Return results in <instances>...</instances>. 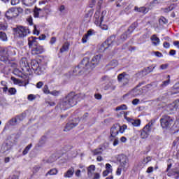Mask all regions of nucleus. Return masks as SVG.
Listing matches in <instances>:
<instances>
[{
	"mask_svg": "<svg viewBox=\"0 0 179 179\" xmlns=\"http://www.w3.org/2000/svg\"><path fill=\"white\" fill-rule=\"evenodd\" d=\"M78 101H80V94H75V92H71L60 101L58 107L61 110H67V108L76 106Z\"/></svg>",
	"mask_w": 179,
	"mask_h": 179,
	"instance_id": "1",
	"label": "nucleus"
},
{
	"mask_svg": "<svg viewBox=\"0 0 179 179\" xmlns=\"http://www.w3.org/2000/svg\"><path fill=\"white\" fill-rule=\"evenodd\" d=\"M16 48L9 46L8 48H1V57H0V61L1 62H9V57H13L16 54Z\"/></svg>",
	"mask_w": 179,
	"mask_h": 179,
	"instance_id": "2",
	"label": "nucleus"
},
{
	"mask_svg": "<svg viewBox=\"0 0 179 179\" xmlns=\"http://www.w3.org/2000/svg\"><path fill=\"white\" fill-rule=\"evenodd\" d=\"M87 64H90L89 57H84L80 64L73 70V75H89L87 73Z\"/></svg>",
	"mask_w": 179,
	"mask_h": 179,
	"instance_id": "3",
	"label": "nucleus"
},
{
	"mask_svg": "<svg viewBox=\"0 0 179 179\" xmlns=\"http://www.w3.org/2000/svg\"><path fill=\"white\" fill-rule=\"evenodd\" d=\"M106 11H102V13H100V10H96L94 14V23L96 25L99 26L102 29V30H107L108 29V27L106 24H103V19H104V16H106Z\"/></svg>",
	"mask_w": 179,
	"mask_h": 179,
	"instance_id": "4",
	"label": "nucleus"
},
{
	"mask_svg": "<svg viewBox=\"0 0 179 179\" xmlns=\"http://www.w3.org/2000/svg\"><path fill=\"white\" fill-rule=\"evenodd\" d=\"M100 59H101V55H96L92 57V59L90 61V59H89V64H87V73H90L97 65H99V62H100Z\"/></svg>",
	"mask_w": 179,
	"mask_h": 179,
	"instance_id": "5",
	"label": "nucleus"
},
{
	"mask_svg": "<svg viewBox=\"0 0 179 179\" xmlns=\"http://www.w3.org/2000/svg\"><path fill=\"white\" fill-rule=\"evenodd\" d=\"M136 26H137L136 23L132 24L131 26L126 31V33L122 34L120 36V38L117 39V41H115V39L114 45H120V44H121V43H124V41H125V40H127V38H128V35L131 34V33H132V31H134V30L136 27Z\"/></svg>",
	"mask_w": 179,
	"mask_h": 179,
	"instance_id": "6",
	"label": "nucleus"
},
{
	"mask_svg": "<svg viewBox=\"0 0 179 179\" xmlns=\"http://www.w3.org/2000/svg\"><path fill=\"white\" fill-rule=\"evenodd\" d=\"M114 41H115V36L113 35L108 38V39L100 45L99 52H104L107 48H110V47L115 45Z\"/></svg>",
	"mask_w": 179,
	"mask_h": 179,
	"instance_id": "7",
	"label": "nucleus"
},
{
	"mask_svg": "<svg viewBox=\"0 0 179 179\" xmlns=\"http://www.w3.org/2000/svg\"><path fill=\"white\" fill-rule=\"evenodd\" d=\"M117 162H120V166L122 169L123 171H127L129 167V159L128 157L124 155H120L117 157Z\"/></svg>",
	"mask_w": 179,
	"mask_h": 179,
	"instance_id": "8",
	"label": "nucleus"
},
{
	"mask_svg": "<svg viewBox=\"0 0 179 179\" xmlns=\"http://www.w3.org/2000/svg\"><path fill=\"white\" fill-rule=\"evenodd\" d=\"M173 122H174V119L169 115H163L160 119L162 128H170Z\"/></svg>",
	"mask_w": 179,
	"mask_h": 179,
	"instance_id": "9",
	"label": "nucleus"
},
{
	"mask_svg": "<svg viewBox=\"0 0 179 179\" xmlns=\"http://www.w3.org/2000/svg\"><path fill=\"white\" fill-rule=\"evenodd\" d=\"M152 127H153V122L151 121L143 127L141 133L142 139H146L149 136L152 131Z\"/></svg>",
	"mask_w": 179,
	"mask_h": 179,
	"instance_id": "10",
	"label": "nucleus"
},
{
	"mask_svg": "<svg viewBox=\"0 0 179 179\" xmlns=\"http://www.w3.org/2000/svg\"><path fill=\"white\" fill-rule=\"evenodd\" d=\"M117 82L121 83L122 86H127L129 83V75L123 72L117 76Z\"/></svg>",
	"mask_w": 179,
	"mask_h": 179,
	"instance_id": "11",
	"label": "nucleus"
},
{
	"mask_svg": "<svg viewBox=\"0 0 179 179\" xmlns=\"http://www.w3.org/2000/svg\"><path fill=\"white\" fill-rule=\"evenodd\" d=\"M141 86V84L137 85L136 87H135L131 93L133 96H141V94H143V90H146V89H150L152 87V85L150 84L147 85L145 87H143L142 88H139Z\"/></svg>",
	"mask_w": 179,
	"mask_h": 179,
	"instance_id": "12",
	"label": "nucleus"
},
{
	"mask_svg": "<svg viewBox=\"0 0 179 179\" xmlns=\"http://www.w3.org/2000/svg\"><path fill=\"white\" fill-rule=\"evenodd\" d=\"M16 31L18 34V37L20 38H24V37H26V36L30 33L27 27L23 26L17 27Z\"/></svg>",
	"mask_w": 179,
	"mask_h": 179,
	"instance_id": "13",
	"label": "nucleus"
},
{
	"mask_svg": "<svg viewBox=\"0 0 179 179\" xmlns=\"http://www.w3.org/2000/svg\"><path fill=\"white\" fill-rule=\"evenodd\" d=\"M5 16L8 20H10L11 19L17 17V16H19V13L16 8H10L6 12Z\"/></svg>",
	"mask_w": 179,
	"mask_h": 179,
	"instance_id": "14",
	"label": "nucleus"
},
{
	"mask_svg": "<svg viewBox=\"0 0 179 179\" xmlns=\"http://www.w3.org/2000/svg\"><path fill=\"white\" fill-rule=\"evenodd\" d=\"M11 149H12V142L6 141V143L2 144L0 152L3 155H8V153L10 152Z\"/></svg>",
	"mask_w": 179,
	"mask_h": 179,
	"instance_id": "15",
	"label": "nucleus"
},
{
	"mask_svg": "<svg viewBox=\"0 0 179 179\" xmlns=\"http://www.w3.org/2000/svg\"><path fill=\"white\" fill-rule=\"evenodd\" d=\"M80 121V120L79 118H78V119L73 120L71 122H68L66 124L64 131L65 132H68V131H71V129H73V128H75V127H78Z\"/></svg>",
	"mask_w": 179,
	"mask_h": 179,
	"instance_id": "16",
	"label": "nucleus"
},
{
	"mask_svg": "<svg viewBox=\"0 0 179 179\" xmlns=\"http://www.w3.org/2000/svg\"><path fill=\"white\" fill-rule=\"evenodd\" d=\"M38 38H36L34 36H31L28 38V45L29 48H34L38 45V43L37 42Z\"/></svg>",
	"mask_w": 179,
	"mask_h": 179,
	"instance_id": "17",
	"label": "nucleus"
},
{
	"mask_svg": "<svg viewBox=\"0 0 179 179\" xmlns=\"http://www.w3.org/2000/svg\"><path fill=\"white\" fill-rule=\"evenodd\" d=\"M20 65L23 72L30 71V66H29V63H27V61H26V59H22L20 62Z\"/></svg>",
	"mask_w": 179,
	"mask_h": 179,
	"instance_id": "18",
	"label": "nucleus"
},
{
	"mask_svg": "<svg viewBox=\"0 0 179 179\" xmlns=\"http://www.w3.org/2000/svg\"><path fill=\"white\" fill-rule=\"evenodd\" d=\"M120 132V124H114L110 129V136L115 138Z\"/></svg>",
	"mask_w": 179,
	"mask_h": 179,
	"instance_id": "19",
	"label": "nucleus"
},
{
	"mask_svg": "<svg viewBox=\"0 0 179 179\" xmlns=\"http://www.w3.org/2000/svg\"><path fill=\"white\" fill-rule=\"evenodd\" d=\"M124 118L127 120L128 122L131 124L133 127H139L141 125V120H134L131 119V117H127V116H124Z\"/></svg>",
	"mask_w": 179,
	"mask_h": 179,
	"instance_id": "20",
	"label": "nucleus"
},
{
	"mask_svg": "<svg viewBox=\"0 0 179 179\" xmlns=\"http://www.w3.org/2000/svg\"><path fill=\"white\" fill-rule=\"evenodd\" d=\"M18 120H20V118H19L18 116H17L16 117H13V118L10 119V120L6 124L5 128H9V127H13V126H15L16 124H17Z\"/></svg>",
	"mask_w": 179,
	"mask_h": 179,
	"instance_id": "21",
	"label": "nucleus"
},
{
	"mask_svg": "<svg viewBox=\"0 0 179 179\" xmlns=\"http://www.w3.org/2000/svg\"><path fill=\"white\" fill-rule=\"evenodd\" d=\"M150 40L154 47H157V45H160V38L157 37V35L153 34L152 36H151Z\"/></svg>",
	"mask_w": 179,
	"mask_h": 179,
	"instance_id": "22",
	"label": "nucleus"
},
{
	"mask_svg": "<svg viewBox=\"0 0 179 179\" xmlns=\"http://www.w3.org/2000/svg\"><path fill=\"white\" fill-rule=\"evenodd\" d=\"M31 51L32 54H34V55L43 54V52H44V48H43V46L40 45H38L37 46H35Z\"/></svg>",
	"mask_w": 179,
	"mask_h": 179,
	"instance_id": "23",
	"label": "nucleus"
},
{
	"mask_svg": "<svg viewBox=\"0 0 179 179\" xmlns=\"http://www.w3.org/2000/svg\"><path fill=\"white\" fill-rule=\"evenodd\" d=\"M177 108H178V105L176 102H173L166 107V110L169 113H173V111H177Z\"/></svg>",
	"mask_w": 179,
	"mask_h": 179,
	"instance_id": "24",
	"label": "nucleus"
},
{
	"mask_svg": "<svg viewBox=\"0 0 179 179\" xmlns=\"http://www.w3.org/2000/svg\"><path fill=\"white\" fill-rule=\"evenodd\" d=\"M134 10H135V12H139L140 13H143L144 15H146V13H148V12H149V8H148L146 7L138 8V6H135Z\"/></svg>",
	"mask_w": 179,
	"mask_h": 179,
	"instance_id": "25",
	"label": "nucleus"
},
{
	"mask_svg": "<svg viewBox=\"0 0 179 179\" xmlns=\"http://www.w3.org/2000/svg\"><path fill=\"white\" fill-rule=\"evenodd\" d=\"M73 173H75V170L73 167L70 168L66 172L64 173V178H71L73 176Z\"/></svg>",
	"mask_w": 179,
	"mask_h": 179,
	"instance_id": "26",
	"label": "nucleus"
},
{
	"mask_svg": "<svg viewBox=\"0 0 179 179\" xmlns=\"http://www.w3.org/2000/svg\"><path fill=\"white\" fill-rule=\"evenodd\" d=\"M94 170H96V166L94 165H90L87 168V176L90 178L92 176H93V173H94Z\"/></svg>",
	"mask_w": 179,
	"mask_h": 179,
	"instance_id": "27",
	"label": "nucleus"
},
{
	"mask_svg": "<svg viewBox=\"0 0 179 179\" xmlns=\"http://www.w3.org/2000/svg\"><path fill=\"white\" fill-rule=\"evenodd\" d=\"M156 66H150L149 67H147L146 69H144L142 72L143 75H148V73H150V72H153V69H155Z\"/></svg>",
	"mask_w": 179,
	"mask_h": 179,
	"instance_id": "28",
	"label": "nucleus"
},
{
	"mask_svg": "<svg viewBox=\"0 0 179 179\" xmlns=\"http://www.w3.org/2000/svg\"><path fill=\"white\" fill-rule=\"evenodd\" d=\"M57 174H58V169L53 168L48 171L45 176V177H48V176H57Z\"/></svg>",
	"mask_w": 179,
	"mask_h": 179,
	"instance_id": "29",
	"label": "nucleus"
},
{
	"mask_svg": "<svg viewBox=\"0 0 179 179\" xmlns=\"http://www.w3.org/2000/svg\"><path fill=\"white\" fill-rule=\"evenodd\" d=\"M40 66V64H38V62L37 61L34 60L31 62V69L35 72L36 70Z\"/></svg>",
	"mask_w": 179,
	"mask_h": 179,
	"instance_id": "30",
	"label": "nucleus"
},
{
	"mask_svg": "<svg viewBox=\"0 0 179 179\" xmlns=\"http://www.w3.org/2000/svg\"><path fill=\"white\" fill-rule=\"evenodd\" d=\"M94 156H97L99 155H101L103 153V148H99L92 150Z\"/></svg>",
	"mask_w": 179,
	"mask_h": 179,
	"instance_id": "31",
	"label": "nucleus"
},
{
	"mask_svg": "<svg viewBox=\"0 0 179 179\" xmlns=\"http://www.w3.org/2000/svg\"><path fill=\"white\" fill-rule=\"evenodd\" d=\"M34 2H36V0H22L23 5L26 6H31Z\"/></svg>",
	"mask_w": 179,
	"mask_h": 179,
	"instance_id": "32",
	"label": "nucleus"
},
{
	"mask_svg": "<svg viewBox=\"0 0 179 179\" xmlns=\"http://www.w3.org/2000/svg\"><path fill=\"white\" fill-rule=\"evenodd\" d=\"M108 66H110L111 69L116 68V66H118V61L117 60L110 61L108 64Z\"/></svg>",
	"mask_w": 179,
	"mask_h": 179,
	"instance_id": "33",
	"label": "nucleus"
},
{
	"mask_svg": "<svg viewBox=\"0 0 179 179\" xmlns=\"http://www.w3.org/2000/svg\"><path fill=\"white\" fill-rule=\"evenodd\" d=\"M68 50H69V43H65L60 49V52H65V51H68Z\"/></svg>",
	"mask_w": 179,
	"mask_h": 179,
	"instance_id": "34",
	"label": "nucleus"
},
{
	"mask_svg": "<svg viewBox=\"0 0 179 179\" xmlns=\"http://www.w3.org/2000/svg\"><path fill=\"white\" fill-rule=\"evenodd\" d=\"M0 40H1V41H8V36L5 32L0 31Z\"/></svg>",
	"mask_w": 179,
	"mask_h": 179,
	"instance_id": "35",
	"label": "nucleus"
},
{
	"mask_svg": "<svg viewBox=\"0 0 179 179\" xmlns=\"http://www.w3.org/2000/svg\"><path fill=\"white\" fill-rule=\"evenodd\" d=\"M40 12H41V8H35L34 10V17H40Z\"/></svg>",
	"mask_w": 179,
	"mask_h": 179,
	"instance_id": "36",
	"label": "nucleus"
},
{
	"mask_svg": "<svg viewBox=\"0 0 179 179\" xmlns=\"http://www.w3.org/2000/svg\"><path fill=\"white\" fill-rule=\"evenodd\" d=\"M127 109H128V107H127V105L122 104L116 107L115 111H121L122 110H127Z\"/></svg>",
	"mask_w": 179,
	"mask_h": 179,
	"instance_id": "37",
	"label": "nucleus"
},
{
	"mask_svg": "<svg viewBox=\"0 0 179 179\" xmlns=\"http://www.w3.org/2000/svg\"><path fill=\"white\" fill-rule=\"evenodd\" d=\"M31 146H33V145L29 144V145H28L24 148V150L23 152H22V155H23L24 156H26V155H27V153H29V150H30V149H31Z\"/></svg>",
	"mask_w": 179,
	"mask_h": 179,
	"instance_id": "38",
	"label": "nucleus"
},
{
	"mask_svg": "<svg viewBox=\"0 0 179 179\" xmlns=\"http://www.w3.org/2000/svg\"><path fill=\"white\" fill-rule=\"evenodd\" d=\"M167 80H165L162 83V84L161 85L162 87H166V86H169V85H170V76L168 75L167 76Z\"/></svg>",
	"mask_w": 179,
	"mask_h": 179,
	"instance_id": "39",
	"label": "nucleus"
},
{
	"mask_svg": "<svg viewBox=\"0 0 179 179\" xmlns=\"http://www.w3.org/2000/svg\"><path fill=\"white\" fill-rule=\"evenodd\" d=\"M43 72L44 69L39 66H38V69L36 70L35 73H36L37 75H41L42 73H43Z\"/></svg>",
	"mask_w": 179,
	"mask_h": 179,
	"instance_id": "40",
	"label": "nucleus"
},
{
	"mask_svg": "<svg viewBox=\"0 0 179 179\" xmlns=\"http://www.w3.org/2000/svg\"><path fill=\"white\" fill-rule=\"evenodd\" d=\"M106 170H105V171H108L109 173H113V166H111V164H106Z\"/></svg>",
	"mask_w": 179,
	"mask_h": 179,
	"instance_id": "41",
	"label": "nucleus"
},
{
	"mask_svg": "<svg viewBox=\"0 0 179 179\" xmlns=\"http://www.w3.org/2000/svg\"><path fill=\"white\" fill-rule=\"evenodd\" d=\"M8 94H11V95L16 94V89L13 87L9 88L8 90Z\"/></svg>",
	"mask_w": 179,
	"mask_h": 179,
	"instance_id": "42",
	"label": "nucleus"
},
{
	"mask_svg": "<svg viewBox=\"0 0 179 179\" xmlns=\"http://www.w3.org/2000/svg\"><path fill=\"white\" fill-rule=\"evenodd\" d=\"M127 127L125 124H124L122 126H120L119 132H120V134H124V132L125 131V129H127Z\"/></svg>",
	"mask_w": 179,
	"mask_h": 179,
	"instance_id": "43",
	"label": "nucleus"
},
{
	"mask_svg": "<svg viewBox=\"0 0 179 179\" xmlns=\"http://www.w3.org/2000/svg\"><path fill=\"white\" fill-rule=\"evenodd\" d=\"M11 80L13 81L15 85H20V83H22V81H20V80L15 78V77H11Z\"/></svg>",
	"mask_w": 179,
	"mask_h": 179,
	"instance_id": "44",
	"label": "nucleus"
},
{
	"mask_svg": "<svg viewBox=\"0 0 179 179\" xmlns=\"http://www.w3.org/2000/svg\"><path fill=\"white\" fill-rule=\"evenodd\" d=\"M43 93H45V94H50V90H48V85H45L43 87Z\"/></svg>",
	"mask_w": 179,
	"mask_h": 179,
	"instance_id": "45",
	"label": "nucleus"
},
{
	"mask_svg": "<svg viewBox=\"0 0 179 179\" xmlns=\"http://www.w3.org/2000/svg\"><path fill=\"white\" fill-rule=\"evenodd\" d=\"M176 171L174 170V169H172V170L168 171V173H167L168 177H173V178Z\"/></svg>",
	"mask_w": 179,
	"mask_h": 179,
	"instance_id": "46",
	"label": "nucleus"
},
{
	"mask_svg": "<svg viewBox=\"0 0 179 179\" xmlns=\"http://www.w3.org/2000/svg\"><path fill=\"white\" fill-rule=\"evenodd\" d=\"M159 22L160 24H166V23H167V20L164 17H162L159 20Z\"/></svg>",
	"mask_w": 179,
	"mask_h": 179,
	"instance_id": "47",
	"label": "nucleus"
},
{
	"mask_svg": "<svg viewBox=\"0 0 179 179\" xmlns=\"http://www.w3.org/2000/svg\"><path fill=\"white\" fill-rule=\"evenodd\" d=\"M152 160V158L150 157H147L146 158H144L143 160V164H148L149 162Z\"/></svg>",
	"mask_w": 179,
	"mask_h": 179,
	"instance_id": "48",
	"label": "nucleus"
},
{
	"mask_svg": "<svg viewBox=\"0 0 179 179\" xmlns=\"http://www.w3.org/2000/svg\"><path fill=\"white\" fill-rule=\"evenodd\" d=\"M27 99L29 101H33V100H36V95L29 94L28 95Z\"/></svg>",
	"mask_w": 179,
	"mask_h": 179,
	"instance_id": "49",
	"label": "nucleus"
},
{
	"mask_svg": "<svg viewBox=\"0 0 179 179\" xmlns=\"http://www.w3.org/2000/svg\"><path fill=\"white\" fill-rule=\"evenodd\" d=\"M153 53L155 54V57H157L158 58H162L163 57V54H162V52H153Z\"/></svg>",
	"mask_w": 179,
	"mask_h": 179,
	"instance_id": "50",
	"label": "nucleus"
},
{
	"mask_svg": "<svg viewBox=\"0 0 179 179\" xmlns=\"http://www.w3.org/2000/svg\"><path fill=\"white\" fill-rule=\"evenodd\" d=\"M89 38V36L86 34H85L82 38V43L85 44V43H87V39Z\"/></svg>",
	"mask_w": 179,
	"mask_h": 179,
	"instance_id": "51",
	"label": "nucleus"
},
{
	"mask_svg": "<svg viewBox=\"0 0 179 179\" xmlns=\"http://www.w3.org/2000/svg\"><path fill=\"white\" fill-rule=\"evenodd\" d=\"M43 85H44V83L42 81H39L38 83H36L37 89H41Z\"/></svg>",
	"mask_w": 179,
	"mask_h": 179,
	"instance_id": "52",
	"label": "nucleus"
},
{
	"mask_svg": "<svg viewBox=\"0 0 179 179\" xmlns=\"http://www.w3.org/2000/svg\"><path fill=\"white\" fill-rule=\"evenodd\" d=\"M14 75H17V76H19L20 78H22V72H20L19 70L17 69H15L14 71Z\"/></svg>",
	"mask_w": 179,
	"mask_h": 179,
	"instance_id": "53",
	"label": "nucleus"
},
{
	"mask_svg": "<svg viewBox=\"0 0 179 179\" xmlns=\"http://www.w3.org/2000/svg\"><path fill=\"white\" fill-rule=\"evenodd\" d=\"M153 170H155V169L152 166H149L146 170V173L150 174V173H153Z\"/></svg>",
	"mask_w": 179,
	"mask_h": 179,
	"instance_id": "54",
	"label": "nucleus"
},
{
	"mask_svg": "<svg viewBox=\"0 0 179 179\" xmlns=\"http://www.w3.org/2000/svg\"><path fill=\"white\" fill-rule=\"evenodd\" d=\"M101 80H102V82H106V83L110 82V77L105 76L102 77Z\"/></svg>",
	"mask_w": 179,
	"mask_h": 179,
	"instance_id": "55",
	"label": "nucleus"
},
{
	"mask_svg": "<svg viewBox=\"0 0 179 179\" xmlns=\"http://www.w3.org/2000/svg\"><path fill=\"white\" fill-rule=\"evenodd\" d=\"M49 94H52V96H59V91L54 90V91L50 92Z\"/></svg>",
	"mask_w": 179,
	"mask_h": 179,
	"instance_id": "56",
	"label": "nucleus"
},
{
	"mask_svg": "<svg viewBox=\"0 0 179 179\" xmlns=\"http://www.w3.org/2000/svg\"><path fill=\"white\" fill-rule=\"evenodd\" d=\"M27 21L28 22L29 26H33V17H29L27 19Z\"/></svg>",
	"mask_w": 179,
	"mask_h": 179,
	"instance_id": "57",
	"label": "nucleus"
},
{
	"mask_svg": "<svg viewBox=\"0 0 179 179\" xmlns=\"http://www.w3.org/2000/svg\"><path fill=\"white\" fill-rule=\"evenodd\" d=\"M122 171V168L121 166H119L116 171L117 176H121Z\"/></svg>",
	"mask_w": 179,
	"mask_h": 179,
	"instance_id": "58",
	"label": "nucleus"
},
{
	"mask_svg": "<svg viewBox=\"0 0 179 179\" xmlns=\"http://www.w3.org/2000/svg\"><path fill=\"white\" fill-rule=\"evenodd\" d=\"M6 29H8V26L1 23L0 24V30H6Z\"/></svg>",
	"mask_w": 179,
	"mask_h": 179,
	"instance_id": "59",
	"label": "nucleus"
},
{
	"mask_svg": "<svg viewBox=\"0 0 179 179\" xmlns=\"http://www.w3.org/2000/svg\"><path fill=\"white\" fill-rule=\"evenodd\" d=\"M11 3V5H17V3H20V0H11L10 1Z\"/></svg>",
	"mask_w": 179,
	"mask_h": 179,
	"instance_id": "60",
	"label": "nucleus"
},
{
	"mask_svg": "<svg viewBox=\"0 0 179 179\" xmlns=\"http://www.w3.org/2000/svg\"><path fill=\"white\" fill-rule=\"evenodd\" d=\"M46 104H48L50 107H53V106H55V102L51 101H47Z\"/></svg>",
	"mask_w": 179,
	"mask_h": 179,
	"instance_id": "61",
	"label": "nucleus"
},
{
	"mask_svg": "<svg viewBox=\"0 0 179 179\" xmlns=\"http://www.w3.org/2000/svg\"><path fill=\"white\" fill-rule=\"evenodd\" d=\"M140 100L138 99H135L132 101V104L134 106H136L138 105V103H139Z\"/></svg>",
	"mask_w": 179,
	"mask_h": 179,
	"instance_id": "62",
	"label": "nucleus"
},
{
	"mask_svg": "<svg viewBox=\"0 0 179 179\" xmlns=\"http://www.w3.org/2000/svg\"><path fill=\"white\" fill-rule=\"evenodd\" d=\"M173 178L178 179L179 178V171H176L173 175Z\"/></svg>",
	"mask_w": 179,
	"mask_h": 179,
	"instance_id": "63",
	"label": "nucleus"
},
{
	"mask_svg": "<svg viewBox=\"0 0 179 179\" xmlns=\"http://www.w3.org/2000/svg\"><path fill=\"white\" fill-rule=\"evenodd\" d=\"M100 178V173H95L94 175V178L93 179H99Z\"/></svg>",
	"mask_w": 179,
	"mask_h": 179,
	"instance_id": "64",
	"label": "nucleus"
}]
</instances>
